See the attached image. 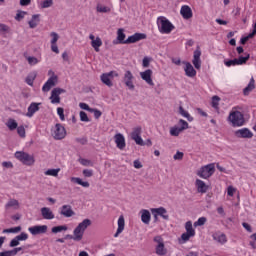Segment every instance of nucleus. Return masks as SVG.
<instances>
[{"label": "nucleus", "instance_id": "obj_59", "mask_svg": "<svg viewBox=\"0 0 256 256\" xmlns=\"http://www.w3.org/2000/svg\"><path fill=\"white\" fill-rule=\"evenodd\" d=\"M76 143H80V145H87L88 140L87 137L75 138Z\"/></svg>", "mask_w": 256, "mask_h": 256}, {"label": "nucleus", "instance_id": "obj_64", "mask_svg": "<svg viewBox=\"0 0 256 256\" xmlns=\"http://www.w3.org/2000/svg\"><path fill=\"white\" fill-rule=\"evenodd\" d=\"M34 81H35V77H31V76L26 77V83H27V85H30V87H33Z\"/></svg>", "mask_w": 256, "mask_h": 256}, {"label": "nucleus", "instance_id": "obj_47", "mask_svg": "<svg viewBox=\"0 0 256 256\" xmlns=\"http://www.w3.org/2000/svg\"><path fill=\"white\" fill-rule=\"evenodd\" d=\"M65 239H73V241H81V236L78 234H74V235L68 234V235H65L64 240Z\"/></svg>", "mask_w": 256, "mask_h": 256}, {"label": "nucleus", "instance_id": "obj_9", "mask_svg": "<svg viewBox=\"0 0 256 256\" xmlns=\"http://www.w3.org/2000/svg\"><path fill=\"white\" fill-rule=\"evenodd\" d=\"M131 139L135 141L136 145H140L141 147L145 146V142L143 138H141V127H136L131 133Z\"/></svg>", "mask_w": 256, "mask_h": 256}, {"label": "nucleus", "instance_id": "obj_11", "mask_svg": "<svg viewBox=\"0 0 256 256\" xmlns=\"http://www.w3.org/2000/svg\"><path fill=\"white\" fill-rule=\"evenodd\" d=\"M143 39H147V34L137 32L126 39V45L138 43V41H143Z\"/></svg>", "mask_w": 256, "mask_h": 256}, {"label": "nucleus", "instance_id": "obj_23", "mask_svg": "<svg viewBox=\"0 0 256 256\" xmlns=\"http://www.w3.org/2000/svg\"><path fill=\"white\" fill-rule=\"evenodd\" d=\"M152 214L157 213L164 221H169V216L167 215V209L165 207L152 208L150 209Z\"/></svg>", "mask_w": 256, "mask_h": 256}, {"label": "nucleus", "instance_id": "obj_22", "mask_svg": "<svg viewBox=\"0 0 256 256\" xmlns=\"http://www.w3.org/2000/svg\"><path fill=\"white\" fill-rule=\"evenodd\" d=\"M111 75H113V72L103 73L100 76L101 82L103 85H106V87H113V81H111L113 78H111Z\"/></svg>", "mask_w": 256, "mask_h": 256}, {"label": "nucleus", "instance_id": "obj_36", "mask_svg": "<svg viewBox=\"0 0 256 256\" xmlns=\"http://www.w3.org/2000/svg\"><path fill=\"white\" fill-rule=\"evenodd\" d=\"M59 171H61V168L56 169H48L44 172L45 175H48L50 177H58Z\"/></svg>", "mask_w": 256, "mask_h": 256}, {"label": "nucleus", "instance_id": "obj_37", "mask_svg": "<svg viewBox=\"0 0 256 256\" xmlns=\"http://www.w3.org/2000/svg\"><path fill=\"white\" fill-rule=\"evenodd\" d=\"M185 230H186V233H189L190 235H195V229L193 228V222L187 221L185 223Z\"/></svg>", "mask_w": 256, "mask_h": 256}, {"label": "nucleus", "instance_id": "obj_15", "mask_svg": "<svg viewBox=\"0 0 256 256\" xmlns=\"http://www.w3.org/2000/svg\"><path fill=\"white\" fill-rule=\"evenodd\" d=\"M235 136L238 137V139H251L253 137V132H251L249 128H242L235 131Z\"/></svg>", "mask_w": 256, "mask_h": 256}, {"label": "nucleus", "instance_id": "obj_1", "mask_svg": "<svg viewBox=\"0 0 256 256\" xmlns=\"http://www.w3.org/2000/svg\"><path fill=\"white\" fill-rule=\"evenodd\" d=\"M228 121L232 127H243L245 125V115L239 110H232L229 113Z\"/></svg>", "mask_w": 256, "mask_h": 256}, {"label": "nucleus", "instance_id": "obj_24", "mask_svg": "<svg viewBox=\"0 0 256 256\" xmlns=\"http://www.w3.org/2000/svg\"><path fill=\"white\" fill-rule=\"evenodd\" d=\"M180 15H182L183 19H191L193 17V10L188 5H184L181 7Z\"/></svg>", "mask_w": 256, "mask_h": 256}, {"label": "nucleus", "instance_id": "obj_55", "mask_svg": "<svg viewBox=\"0 0 256 256\" xmlns=\"http://www.w3.org/2000/svg\"><path fill=\"white\" fill-rule=\"evenodd\" d=\"M9 31H11L9 26L0 23V33H9Z\"/></svg>", "mask_w": 256, "mask_h": 256}, {"label": "nucleus", "instance_id": "obj_43", "mask_svg": "<svg viewBox=\"0 0 256 256\" xmlns=\"http://www.w3.org/2000/svg\"><path fill=\"white\" fill-rule=\"evenodd\" d=\"M16 129L19 137H21L22 139H25L26 137L25 126H18Z\"/></svg>", "mask_w": 256, "mask_h": 256}, {"label": "nucleus", "instance_id": "obj_13", "mask_svg": "<svg viewBox=\"0 0 256 256\" xmlns=\"http://www.w3.org/2000/svg\"><path fill=\"white\" fill-rule=\"evenodd\" d=\"M153 76V70L147 69L144 72H140V77L145 83L150 85V87H154L155 83L153 82V79L151 78Z\"/></svg>", "mask_w": 256, "mask_h": 256}, {"label": "nucleus", "instance_id": "obj_10", "mask_svg": "<svg viewBox=\"0 0 256 256\" xmlns=\"http://www.w3.org/2000/svg\"><path fill=\"white\" fill-rule=\"evenodd\" d=\"M57 81H58V77L57 75L53 74V76H51L46 83L43 85L42 87V91L44 93H49V91H51L52 87H55V85H57Z\"/></svg>", "mask_w": 256, "mask_h": 256}, {"label": "nucleus", "instance_id": "obj_16", "mask_svg": "<svg viewBox=\"0 0 256 256\" xmlns=\"http://www.w3.org/2000/svg\"><path fill=\"white\" fill-rule=\"evenodd\" d=\"M47 229V225H36L28 228V231L31 235H44V233H47Z\"/></svg>", "mask_w": 256, "mask_h": 256}, {"label": "nucleus", "instance_id": "obj_54", "mask_svg": "<svg viewBox=\"0 0 256 256\" xmlns=\"http://www.w3.org/2000/svg\"><path fill=\"white\" fill-rule=\"evenodd\" d=\"M179 124L181 125L180 128L182 131H185V129H189V123H187V121L180 119Z\"/></svg>", "mask_w": 256, "mask_h": 256}, {"label": "nucleus", "instance_id": "obj_42", "mask_svg": "<svg viewBox=\"0 0 256 256\" xmlns=\"http://www.w3.org/2000/svg\"><path fill=\"white\" fill-rule=\"evenodd\" d=\"M61 231H67V226L61 225V226H54L52 228V233H61Z\"/></svg>", "mask_w": 256, "mask_h": 256}, {"label": "nucleus", "instance_id": "obj_50", "mask_svg": "<svg viewBox=\"0 0 256 256\" xmlns=\"http://www.w3.org/2000/svg\"><path fill=\"white\" fill-rule=\"evenodd\" d=\"M80 121L84 123H89V116L85 113V111H80Z\"/></svg>", "mask_w": 256, "mask_h": 256}, {"label": "nucleus", "instance_id": "obj_52", "mask_svg": "<svg viewBox=\"0 0 256 256\" xmlns=\"http://www.w3.org/2000/svg\"><path fill=\"white\" fill-rule=\"evenodd\" d=\"M57 113H58L61 121H65V109H63L62 107H58Z\"/></svg>", "mask_w": 256, "mask_h": 256}, {"label": "nucleus", "instance_id": "obj_49", "mask_svg": "<svg viewBox=\"0 0 256 256\" xmlns=\"http://www.w3.org/2000/svg\"><path fill=\"white\" fill-rule=\"evenodd\" d=\"M25 15H27V12L18 10V12L15 16L16 21H21V19L25 18Z\"/></svg>", "mask_w": 256, "mask_h": 256}, {"label": "nucleus", "instance_id": "obj_5", "mask_svg": "<svg viewBox=\"0 0 256 256\" xmlns=\"http://www.w3.org/2000/svg\"><path fill=\"white\" fill-rule=\"evenodd\" d=\"M91 219H84L81 223L78 224V226L74 229L73 233L74 235H79L80 239H83V235L85 234V231L87 230V227H91Z\"/></svg>", "mask_w": 256, "mask_h": 256}, {"label": "nucleus", "instance_id": "obj_28", "mask_svg": "<svg viewBox=\"0 0 256 256\" xmlns=\"http://www.w3.org/2000/svg\"><path fill=\"white\" fill-rule=\"evenodd\" d=\"M140 213L142 223L149 225V223H151V212L147 209H142Z\"/></svg>", "mask_w": 256, "mask_h": 256}, {"label": "nucleus", "instance_id": "obj_46", "mask_svg": "<svg viewBox=\"0 0 256 256\" xmlns=\"http://www.w3.org/2000/svg\"><path fill=\"white\" fill-rule=\"evenodd\" d=\"M207 223V218L200 217L197 222L194 223V227H202V225H205Z\"/></svg>", "mask_w": 256, "mask_h": 256}, {"label": "nucleus", "instance_id": "obj_32", "mask_svg": "<svg viewBox=\"0 0 256 256\" xmlns=\"http://www.w3.org/2000/svg\"><path fill=\"white\" fill-rule=\"evenodd\" d=\"M6 127H8L9 131H15L19 127V124L15 119L9 118L6 122Z\"/></svg>", "mask_w": 256, "mask_h": 256}, {"label": "nucleus", "instance_id": "obj_20", "mask_svg": "<svg viewBox=\"0 0 256 256\" xmlns=\"http://www.w3.org/2000/svg\"><path fill=\"white\" fill-rule=\"evenodd\" d=\"M114 140L116 143V147H118L120 151H123V149L127 147V144L125 143V136H123V134L117 133L116 135H114Z\"/></svg>", "mask_w": 256, "mask_h": 256}, {"label": "nucleus", "instance_id": "obj_12", "mask_svg": "<svg viewBox=\"0 0 256 256\" xmlns=\"http://www.w3.org/2000/svg\"><path fill=\"white\" fill-rule=\"evenodd\" d=\"M61 93H65V89H63V88H54L52 90L50 100H51V103L53 105H55L57 103H61V97H59V95H61Z\"/></svg>", "mask_w": 256, "mask_h": 256}, {"label": "nucleus", "instance_id": "obj_29", "mask_svg": "<svg viewBox=\"0 0 256 256\" xmlns=\"http://www.w3.org/2000/svg\"><path fill=\"white\" fill-rule=\"evenodd\" d=\"M125 230V218L123 216H120L118 219V228L116 233L114 234V237H119L121 233Z\"/></svg>", "mask_w": 256, "mask_h": 256}, {"label": "nucleus", "instance_id": "obj_8", "mask_svg": "<svg viewBox=\"0 0 256 256\" xmlns=\"http://www.w3.org/2000/svg\"><path fill=\"white\" fill-rule=\"evenodd\" d=\"M155 243H158L156 246V255L164 256L167 255V248H165V243L161 236L154 237Z\"/></svg>", "mask_w": 256, "mask_h": 256}, {"label": "nucleus", "instance_id": "obj_62", "mask_svg": "<svg viewBox=\"0 0 256 256\" xmlns=\"http://www.w3.org/2000/svg\"><path fill=\"white\" fill-rule=\"evenodd\" d=\"M0 256H15L13 250H6L3 252H0Z\"/></svg>", "mask_w": 256, "mask_h": 256}, {"label": "nucleus", "instance_id": "obj_19", "mask_svg": "<svg viewBox=\"0 0 256 256\" xmlns=\"http://www.w3.org/2000/svg\"><path fill=\"white\" fill-rule=\"evenodd\" d=\"M60 215H63V217L70 218L75 216V211H73V207L69 204L63 205L60 208Z\"/></svg>", "mask_w": 256, "mask_h": 256}, {"label": "nucleus", "instance_id": "obj_17", "mask_svg": "<svg viewBox=\"0 0 256 256\" xmlns=\"http://www.w3.org/2000/svg\"><path fill=\"white\" fill-rule=\"evenodd\" d=\"M192 63L195 69H201V47L199 46L194 51Z\"/></svg>", "mask_w": 256, "mask_h": 256}, {"label": "nucleus", "instance_id": "obj_57", "mask_svg": "<svg viewBox=\"0 0 256 256\" xmlns=\"http://www.w3.org/2000/svg\"><path fill=\"white\" fill-rule=\"evenodd\" d=\"M51 37V44H57V41H59V34H57V32H52Z\"/></svg>", "mask_w": 256, "mask_h": 256}, {"label": "nucleus", "instance_id": "obj_41", "mask_svg": "<svg viewBox=\"0 0 256 256\" xmlns=\"http://www.w3.org/2000/svg\"><path fill=\"white\" fill-rule=\"evenodd\" d=\"M41 9H49V7H53V0H44L40 4Z\"/></svg>", "mask_w": 256, "mask_h": 256}, {"label": "nucleus", "instance_id": "obj_38", "mask_svg": "<svg viewBox=\"0 0 256 256\" xmlns=\"http://www.w3.org/2000/svg\"><path fill=\"white\" fill-rule=\"evenodd\" d=\"M250 58V54H247L246 56H239V58H236V63L237 65H245V63H247V60Z\"/></svg>", "mask_w": 256, "mask_h": 256}, {"label": "nucleus", "instance_id": "obj_56", "mask_svg": "<svg viewBox=\"0 0 256 256\" xmlns=\"http://www.w3.org/2000/svg\"><path fill=\"white\" fill-rule=\"evenodd\" d=\"M224 64L226 65V67H231V66L238 65L237 64V58H235L233 60L224 61Z\"/></svg>", "mask_w": 256, "mask_h": 256}, {"label": "nucleus", "instance_id": "obj_6", "mask_svg": "<svg viewBox=\"0 0 256 256\" xmlns=\"http://www.w3.org/2000/svg\"><path fill=\"white\" fill-rule=\"evenodd\" d=\"M52 136L54 137V139H56V141H61V139H65V137H67V130H65V126L57 123L55 125V130L52 133Z\"/></svg>", "mask_w": 256, "mask_h": 256}, {"label": "nucleus", "instance_id": "obj_25", "mask_svg": "<svg viewBox=\"0 0 256 256\" xmlns=\"http://www.w3.org/2000/svg\"><path fill=\"white\" fill-rule=\"evenodd\" d=\"M39 105H41V103L32 102L30 104V106L28 107L26 117H33V115H35V113H37V111H39Z\"/></svg>", "mask_w": 256, "mask_h": 256}, {"label": "nucleus", "instance_id": "obj_44", "mask_svg": "<svg viewBox=\"0 0 256 256\" xmlns=\"http://www.w3.org/2000/svg\"><path fill=\"white\" fill-rule=\"evenodd\" d=\"M26 59L29 65H37V63H39V59H37V57L34 56H26Z\"/></svg>", "mask_w": 256, "mask_h": 256}, {"label": "nucleus", "instance_id": "obj_30", "mask_svg": "<svg viewBox=\"0 0 256 256\" xmlns=\"http://www.w3.org/2000/svg\"><path fill=\"white\" fill-rule=\"evenodd\" d=\"M41 15L40 14H34L32 15V19L28 22L30 29H35L41 21Z\"/></svg>", "mask_w": 256, "mask_h": 256}, {"label": "nucleus", "instance_id": "obj_31", "mask_svg": "<svg viewBox=\"0 0 256 256\" xmlns=\"http://www.w3.org/2000/svg\"><path fill=\"white\" fill-rule=\"evenodd\" d=\"M253 89H255V79L252 77L247 87L243 89V94L247 96Z\"/></svg>", "mask_w": 256, "mask_h": 256}, {"label": "nucleus", "instance_id": "obj_34", "mask_svg": "<svg viewBox=\"0 0 256 256\" xmlns=\"http://www.w3.org/2000/svg\"><path fill=\"white\" fill-rule=\"evenodd\" d=\"M214 241H217L218 243H221V245L227 243V236L225 234H214L213 235Z\"/></svg>", "mask_w": 256, "mask_h": 256}, {"label": "nucleus", "instance_id": "obj_26", "mask_svg": "<svg viewBox=\"0 0 256 256\" xmlns=\"http://www.w3.org/2000/svg\"><path fill=\"white\" fill-rule=\"evenodd\" d=\"M195 185L197 187L198 193H207L209 190V186H207V184L201 179H196Z\"/></svg>", "mask_w": 256, "mask_h": 256}, {"label": "nucleus", "instance_id": "obj_40", "mask_svg": "<svg viewBox=\"0 0 256 256\" xmlns=\"http://www.w3.org/2000/svg\"><path fill=\"white\" fill-rule=\"evenodd\" d=\"M11 207H19V201L16 199H10L5 205V209H11Z\"/></svg>", "mask_w": 256, "mask_h": 256}, {"label": "nucleus", "instance_id": "obj_39", "mask_svg": "<svg viewBox=\"0 0 256 256\" xmlns=\"http://www.w3.org/2000/svg\"><path fill=\"white\" fill-rule=\"evenodd\" d=\"M182 129L180 127L174 126L170 129V135L172 137H179V134L182 133Z\"/></svg>", "mask_w": 256, "mask_h": 256}, {"label": "nucleus", "instance_id": "obj_51", "mask_svg": "<svg viewBox=\"0 0 256 256\" xmlns=\"http://www.w3.org/2000/svg\"><path fill=\"white\" fill-rule=\"evenodd\" d=\"M90 113L94 114L95 119H99V117H101V115H103V112H101L99 109L97 108H92L90 110Z\"/></svg>", "mask_w": 256, "mask_h": 256}, {"label": "nucleus", "instance_id": "obj_35", "mask_svg": "<svg viewBox=\"0 0 256 256\" xmlns=\"http://www.w3.org/2000/svg\"><path fill=\"white\" fill-rule=\"evenodd\" d=\"M70 180L72 181V183H77V185H81L82 187H90L89 182H85L79 177H72Z\"/></svg>", "mask_w": 256, "mask_h": 256}, {"label": "nucleus", "instance_id": "obj_63", "mask_svg": "<svg viewBox=\"0 0 256 256\" xmlns=\"http://www.w3.org/2000/svg\"><path fill=\"white\" fill-rule=\"evenodd\" d=\"M82 174H83L85 177H93V170L84 169V170L82 171Z\"/></svg>", "mask_w": 256, "mask_h": 256}, {"label": "nucleus", "instance_id": "obj_61", "mask_svg": "<svg viewBox=\"0 0 256 256\" xmlns=\"http://www.w3.org/2000/svg\"><path fill=\"white\" fill-rule=\"evenodd\" d=\"M80 109H83L84 111H88L89 113H91V110L93 108L89 107L86 103H80L79 104Z\"/></svg>", "mask_w": 256, "mask_h": 256}, {"label": "nucleus", "instance_id": "obj_18", "mask_svg": "<svg viewBox=\"0 0 256 256\" xmlns=\"http://www.w3.org/2000/svg\"><path fill=\"white\" fill-rule=\"evenodd\" d=\"M29 239V235L25 232H22L20 235L14 237L9 244V247H17L19 246L20 241H27Z\"/></svg>", "mask_w": 256, "mask_h": 256}, {"label": "nucleus", "instance_id": "obj_45", "mask_svg": "<svg viewBox=\"0 0 256 256\" xmlns=\"http://www.w3.org/2000/svg\"><path fill=\"white\" fill-rule=\"evenodd\" d=\"M221 101V98L219 96H213L212 97V107L214 109H217L219 107V102Z\"/></svg>", "mask_w": 256, "mask_h": 256}, {"label": "nucleus", "instance_id": "obj_53", "mask_svg": "<svg viewBox=\"0 0 256 256\" xmlns=\"http://www.w3.org/2000/svg\"><path fill=\"white\" fill-rule=\"evenodd\" d=\"M98 13H109L111 11V8L107 6H97Z\"/></svg>", "mask_w": 256, "mask_h": 256}, {"label": "nucleus", "instance_id": "obj_48", "mask_svg": "<svg viewBox=\"0 0 256 256\" xmlns=\"http://www.w3.org/2000/svg\"><path fill=\"white\" fill-rule=\"evenodd\" d=\"M191 237H195L194 234H189L188 232H185L181 235V239L184 243H187Z\"/></svg>", "mask_w": 256, "mask_h": 256}, {"label": "nucleus", "instance_id": "obj_27", "mask_svg": "<svg viewBox=\"0 0 256 256\" xmlns=\"http://www.w3.org/2000/svg\"><path fill=\"white\" fill-rule=\"evenodd\" d=\"M41 215L43 219H47V220L55 219V214H53V211H51V208L49 207L41 208Z\"/></svg>", "mask_w": 256, "mask_h": 256}, {"label": "nucleus", "instance_id": "obj_4", "mask_svg": "<svg viewBox=\"0 0 256 256\" xmlns=\"http://www.w3.org/2000/svg\"><path fill=\"white\" fill-rule=\"evenodd\" d=\"M214 173H215V163H210L208 165L202 166L197 171V175L198 177H201V179H209V177H212Z\"/></svg>", "mask_w": 256, "mask_h": 256}, {"label": "nucleus", "instance_id": "obj_2", "mask_svg": "<svg viewBox=\"0 0 256 256\" xmlns=\"http://www.w3.org/2000/svg\"><path fill=\"white\" fill-rule=\"evenodd\" d=\"M158 25H160V33H165L166 35H169L173 29H175V26L171 21L165 18V16H160L157 19Z\"/></svg>", "mask_w": 256, "mask_h": 256}, {"label": "nucleus", "instance_id": "obj_21", "mask_svg": "<svg viewBox=\"0 0 256 256\" xmlns=\"http://www.w3.org/2000/svg\"><path fill=\"white\" fill-rule=\"evenodd\" d=\"M183 65H185L184 71L186 77H195L197 75V70L193 67V64L190 62L183 61Z\"/></svg>", "mask_w": 256, "mask_h": 256}, {"label": "nucleus", "instance_id": "obj_58", "mask_svg": "<svg viewBox=\"0 0 256 256\" xmlns=\"http://www.w3.org/2000/svg\"><path fill=\"white\" fill-rule=\"evenodd\" d=\"M183 152L177 151L176 154L173 156L174 161H181L183 159Z\"/></svg>", "mask_w": 256, "mask_h": 256}, {"label": "nucleus", "instance_id": "obj_3", "mask_svg": "<svg viewBox=\"0 0 256 256\" xmlns=\"http://www.w3.org/2000/svg\"><path fill=\"white\" fill-rule=\"evenodd\" d=\"M15 158L23 163V165H28L29 167H31V165H35V157L24 151H17L15 153Z\"/></svg>", "mask_w": 256, "mask_h": 256}, {"label": "nucleus", "instance_id": "obj_33", "mask_svg": "<svg viewBox=\"0 0 256 256\" xmlns=\"http://www.w3.org/2000/svg\"><path fill=\"white\" fill-rule=\"evenodd\" d=\"M91 45L93 49L96 51V53H99L101 45H103V40H101L99 37H96L95 40L91 41Z\"/></svg>", "mask_w": 256, "mask_h": 256}, {"label": "nucleus", "instance_id": "obj_7", "mask_svg": "<svg viewBox=\"0 0 256 256\" xmlns=\"http://www.w3.org/2000/svg\"><path fill=\"white\" fill-rule=\"evenodd\" d=\"M133 79H135V76H133L131 70H126L122 81L130 91H135V84H133Z\"/></svg>", "mask_w": 256, "mask_h": 256}, {"label": "nucleus", "instance_id": "obj_60", "mask_svg": "<svg viewBox=\"0 0 256 256\" xmlns=\"http://www.w3.org/2000/svg\"><path fill=\"white\" fill-rule=\"evenodd\" d=\"M149 63H151V58L144 57L143 60H142V66L144 68H147V67H149Z\"/></svg>", "mask_w": 256, "mask_h": 256}, {"label": "nucleus", "instance_id": "obj_14", "mask_svg": "<svg viewBox=\"0 0 256 256\" xmlns=\"http://www.w3.org/2000/svg\"><path fill=\"white\" fill-rule=\"evenodd\" d=\"M125 29L120 28L117 30V38L113 40V45H127V40H125Z\"/></svg>", "mask_w": 256, "mask_h": 256}]
</instances>
